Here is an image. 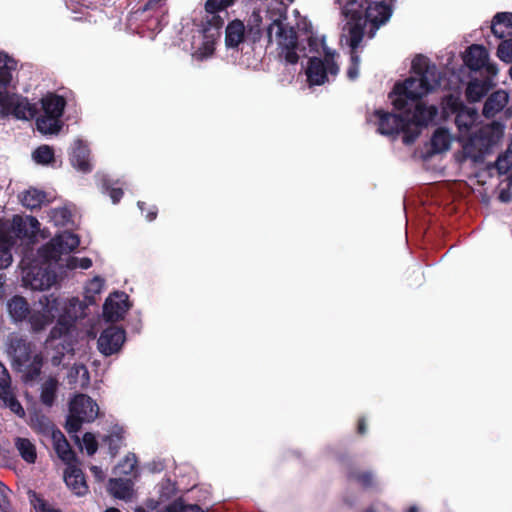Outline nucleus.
Listing matches in <instances>:
<instances>
[{
    "instance_id": "obj_1",
    "label": "nucleus",
    "mask_w": 512,
    "mask_h": 512,
    "mask_svg": "<svg viewBox=\"0 0 512 512\" xmlns=\"http://www.w3.org/2000/svg\"><path fill=\"white\" fill-rule=\"evenodd\" d=\"M412 72L416 77H409L394 85L389 98L393 107L401 114L376 109L377 132L381 135L394 136L403 133V143L413 144L421 134V130L434 121L438 114L436 106H426L421 99L440 86V73L428 57L418 54L412 60Z\"/></svg>"
},
{
    "instance_id": "obj_2",
    "label": "nucleus",
    "mask_w": 512,
    "mask_h": 512,
    "mask_svg": "<svg viewBox=\"0 0 512 512\" xmlns=\"http://www.w3.org/2000/svg\"><path fill=\"white\" fill-rule=\"evenodd\" d=\"M445 110L455 114V124L462 137L466 138L463 152L466 158L473 162L480 161V128L477 126L478 112L475 108L467 107L463 101L454 95H449L444 101Z\"/></svg>"
},
{
    "instance_id": "obj_3",
    "label": "nucleus",
    "mask_w": 512,
    "mask_h": 512,
    "mask_svg": "<svg viewBox=\"0 0 512 512\" xmlns=\"http://www.w3.org/2000/svg\"><path fill=\"white\" fill-rule=\"evenodd\" d=\"M346 7L354 17H364L365 21L370 22L373 30L385 24L392 15L390 6L383 0H347Z\"/></svg>"
},
{
    "instance_id": "obj_4",
    "label": "nucleus",
    "mask_w": 512,
    "mask_h": 512,
    "mask_svg": "<svg viewBox=\"0 0 512 512\" xmlns=\"http://www.w3.org/2000/svg\"><path fill=\"white\" fill-rule=\"evenodd\" d=\"M339 66L334 59V52L325 50L324 58L311 57L306 69L307 81L310 86H320L328 81V74L336 76Z\"/></svg>"
},
{
    "instance_id": "obj_5",
    "label": "nucleus",
    "mask_w": 512,
    "mask_h": 512,
    "mask_svg": "<svg viewBox=\"0 0 512 512\" xmlns=\"http://www.w3.org/2000/svg\"><path fill=\"white\" fill-rule=\"evenodd\" d=\"M0 112L4 115H13L17 119H33L38 114V108L31 104L27 98L7 91H0Z\"/></svg>"
},
{
    "instance_id": "obj_6",
    "label": "nucleus",
    "mask_w": 512,
    "mask_h": 512,
    "mask_svg": "<svg viewBox=\"0 0 512 512\" xmlns=\"http://www.w3.org/2000/svg\"><path fill=\"white\" fill-rule=\"evenodd\" d=\"M80 244L78 235L64 231L54 236L39 249V254L47 261H57L62 254L74 251Z\"/></svg>"
},
{
    "instance_id": "obj_7",
    "label": "nucleus",
    "mask_w": 512,
    "mask_h": 512,
    "mask_svg": "<svg viewBox=\"0 0 512 512\" xmlns=\"http://www.w3.org/2000/svg\"><path fill=\"white\" fill-rule=\"evenodd\" d=\"M39 303L42 311L30 312L29 323L34 332H40L50 325L61 311V301L53 294L44 295L40 298Z\"/></svg>"
},
{
    "instance_id": "obj_8",
    "label": "nucleus",
    "mask_w": 512,
    "mask_h": 512,
    "mask_svg": "<svg viewBox=\"0 0 512 512\" xmlns=\"http://www.w3.org/2000/svg\"><path fill=\"white\" fill-rule=\"evenodd\" d=\"M82 312V303L77 298H72L64 307L61 306V311L56 316L57 323L49 333V340L59 339L68 334Z\"/></svg>"
},
{
    "instance_id": "obj_9",
    "label": "nucleus",
    "mask_w": 512,
    "mask_h": 512,
    "mask_svg": "<svg viewBox=\"0 0 512 512\" xmlns=\"http://www.w3.org/2000/svg\"><path fill=\"white\" fill-rule=\"evenodd\" d=\"M287 19L286 14H279V16L272 20L266 28V37L268 45L273 42V30L276 28V40L280 49L290 46L298 45V35L296 30L284 23Z\"/></svg>"
},
{
    "instance_id": "obj_10",
    "label": "nucleus",
    "mask_w": 512,
    "mask_h": 512,
    "mask_svg": "<svg viewBox=\"0 0 512 512\" xmlns=\"http://www.w3.org/2000/svg\"><path fill=\"white\" fill-rule=\"evenodd\" d=\"M339 461L345 467V476L349 482L358 484L363 490H374L377 488L378 482L373 471L359 468L346 455L340 456Z\"/></svg>"
},
{
    "instance_id": "obj_11",
    "label": "nucleus",
    "mask_w": 512,
    "mask_h": 512,
    "mask_svg": "<svg viewBox=\"0 0 512 512\" xmlns=\"http://www.w3.org/2000/svg\"><path fill=\"white\" fill-rule=\"evenodd\" d=\"M125 339L126 333L124 329L117 326L107 327L98 338V349L103 355L111 356L121 349Z\"/></svg>"
},
{
    "instance_id": "obj_12",
    "label": "nucleus",
    "mask_w": 512,
    "mask_h": 512,
    "mask_svg": "<svg viewBox=\"0 0 512 512\" xmlns=\"http://www.w3.org/2000/svg\"><path fill=\"white\" fill-rule=\"evenodd\" d=\"M130 306L129 297L125 292H114L103 305V315L107 321L118 322L124 318Z\"/></svg>"
},
{
    "instance_id": "obj_13",
    "label": "nucleus",
    "mask_w": 512,
    "mask_h": 512,
    "mask_svg": "<svg viewBox=\"0 0 512 512\" xmlns=\"http://www.w3.org/2000/svg\"><path fill=\"white\" fill-rule=\"evenodd\" d=\"M56 274L52 270L43 267H34L27 272L24 280L33 290L49 289L56 282Z\"/></svg>"
},
{
    "instance_id": "obj_14",
    "label": "nucleus",
    "mask_w": 512,
    "mask_h": 512,
    "mask_svg": "<svg viewBox=\"0 0 512 512\" xmlns=\"http://www.w3.org/2000/svg\"><path fill=\"white\" fill-rule=\"evenodd\" d=\"M71 165L82 173H89L92 171V164L90 162V149L88 145L81 139L74 142L71 152L69 154Z\"/></svg>"
},
{
    "instance_id": "obj_15",
    "label": "nucleus",
    "mask_w": 512,
    "mask_h": 512,
    "mask_svg": "<svg viewBox=\"0 0 512 512\" xmlns=\"http://www.w3.org/2000/svg\"><path fill=\"white\" fill-rule=\"evenodd\" d=\"M70 410L83 416L86 422L94 421L99 413L97 403L86 394L76 395L70 402Z\"/></svg>"
},
{
    "instance_id": "obj_16",
    "label": "nucleus",
    "mask_w": 512,
    "mask_h": 512,
    "mask_svg": "<svg viewBox=\"0 0 512 512\" xmlns=\"http://www.w3.org/2000/svg\"><path fill=\"white\" fill-rule=\"evenodd\" d=\"M11 228L18 238L32 240L40 230V223L34 216L15 215L12 219Z\"/></svg>"
},
{
    "instance_id": "obj_17",
    "label": "nucleus",
    "mask_w": 512,
    "mask_h": 512,
    "mask_svg": "<svg viewBox=\"0 0 512 512\" xmlns=\"http://www.w3.org/2000/svg\"><path fill=\"white\" fill-rule=\"evenodd\" d=\"M505 125L500 121L482 124V155L498 146L504 136Z\"/></svg>"
},
{
    "instance_id": "obj_18",
    "label": "nucleus",
    "mask_w": 512,
    "mask_h": 512,
    "mask_svg": "<svg viewBox=\"0 0 512 512\" xmlns=\"http://www.w3.org/2000/svg\"><path fill=\"white\" fill-rule=\"evenodd\" d=\"M64 481L68 488L77 496H84L89 491L85 475L76 463L67 466L64 471Z\"/></svg>"
},
{
    "instance_id": "obj_19",
    "label": "nucleus",
    "mask_w": 512,
    "mask_h": 512,
    "mask_svg": "<svg viewBox=\"0 0 512 512\" xmlns=\"http://www.w3.org/2000/svg\"><path fill=\"white\" fill-rule=\"evenodd\" d=\"M9 352L13 358V361L17 365L23 366L33 357V345L26 339L15 337L10 341Z\"/></svg>"
},
{
    "instance_id": "obj_20",
    "label": "nucleus",
    "mask_w": 512,
    "mask_h": 512,
    "mask_svg": "<svg viewBox=\"0 0 512 512\" xmlns=\"http://www.w3.org/2000/svg\"><path fill=\"white\" fill-rule=\"evenodd\" d=\"M509 101V94L503 89H498L492 92L486 98L482 106V116L486 118L494 117L497 113L501 112Z\"/></svg>"
},
{
    "instance_id": "obj_21",
    "label": "nucleus",
    "mask_w": 512,
    "mask_h": 512,
    "mask_svg": "<svg viewBox=\"0 0 512 512\" xmlns=\"http://www.w3.org/2000/svg\"><path fill=\"white\" fill-rule=\"evenodd\" d=\"M491 31L501 41L512 38V13H497L491 22Z\"/></svg>"
},
{
    "instance_id": "obj_22",
    "label": "nucleus",
    "mask_w": 512,
    "mask_h": 512,
    "mask_svg": "<svg viewBox=\"0 0 512 512\" xmlns=\"http://www.w3.org/2000/svg\"><path fill=\"white\" fill-rule=\"evenodd\" d=\"M166 0H147L145 4L139 7L134 14L144 16L145 13H150L149 17L154 18V29L160 28L161 20L167 13L165 8Z\"/></svg>"
},
{
    "instance_id": "obj_23",
    "label": "nucleus",
    "mask_w": 512,
    "mask_h": 512,
    "mask_svg": "<svg viewBox=\"0 0 512 512\" xmlns=\"http://www.w3.org/2000/svg\"><path fill=\"white\" fill-rule=\"evenodd\" d=\"M485 72L488 76L482 77V99L487 96L488 92L495 86L493 77L497 75V65L491 62L489 51L482 45V73Z\"/></svg>"
},
{
    "instance_id": "obj_24",
    "label": "nucleus",
    "mask_w": 512,
    "mask_h": 512,
    "mask_svg": "<svg viewBox=\"0 0 512 512\" xmlns=\"http://www.w3.org/2000/svg\"><path fill=\"white\" fill-rule=\"evenodd\" d=\"M42 109L45 115L59 119L62 117L66 100L63 96L55 93H48L41 99Z\"/></svg>"
},
{
    "instance_id": "obj_25",
    "label": "nucleus",
    "mask_w": 512,
    "mask_h": 512,
    "mask_svg": "<svg viewBox=\"0 0 512 512\" xmlns=\"http://www.w3.org/2000/svg\"><path fill=\"white\" fill-rule=\"evenodd\" d=\"M54 449L58 457L67 464V466L75 464L77 457L75 452L72 450L69 442L65 438L64 434L60 431L53 433Z\"/></svg>"
},
{
    "instance_id": "obj_26",
    "label": "nucleus",
    "mask_w": 512,
    "mask_h": 512,
    "mask_svg": "<svg viewBox=\"0 0 512 512\" xmlns=\"http://www.w3.org/2000/svg\"><path fill=\"white\" fill-rule=\"evenodd\" d=\"M245 40V25L241 20L231 21L225 30V45L227 48H238Z\"/></svg>"
},
{
    "instance_id": "obj_27",
    "label": "nucleus",
    "mask_w": 512,
    "mask_h": 512,
    "mask_svg": "<svg viewBox=\"0 0 512 512\" xmlns=\"http://www.w3.org/2000/svg\"><path fill=\"white\" fill-rule=\"evenodd\" d=\"M10 316L14 321H23L30 314V306L27 300L20 295L13 296L7 304Z\"/></svg>"
},
{
    "instance_id": "obj_28",
    "label": "nucleus",
    "mask_w": 512,
    "mask_h": 512,
    "mask_svg": "<svg viewBox=\"0 0 512 512\" xmlns=\"http://www.w3.org/2000/svg\"><path fill=\"white\" fill-rule=\"evenodd\" d=\"M133 482L126 478H112L109 480L108 491L117 499H128L131 496Z\"/></svg>"
},
{
    "instance_id": "obj_29",
    "label": "nucleus",
    "mask_w": 512,
    "mask_h": 512,
    "mask_svg": "<svg viewBox=\"0 0 512 512\" xmlns=\"http://www.w3.org/2000/svg\"><path fill=\"white\" fill-rule=\"evenodd\" d=\"M43 364L44 359L41 353L33 355L31 360L23 365V381L29 383L38 380L42 372Z\"/></svg>"
},
{
    "instance_id": "obj_30",
    "label": "nucleus",
    "mask_w": 512,
    "mask_h": 512,
    "mask_svg": "<svg viewBox=\"0 0 512 512\" xmlns=\"http://www.w3.org/2000/svg\"><path fill=\"white\" fill-rule=\"evenodd\" d=\"M16 61L7 54L0 52V89L6 91L12 80V71L16 69Z\"/></svg>"
},
{
    "instance_id": "obj_31",
    "label": "nucleus",
    "mask_w": 512,
    "mask_h": 512,
    "mask_svg": "<svg viewBox=\"0 0 512 512\" xmlns=\"http://www.w3.org/2000/svg\"><path fill=\"white\" fill-rule=\"evenodd\" d=\"M262 17L260 12L253 11L249 21L247 28L245 27V40L250 41L252 44H255L260 41L262 37Z\"/></svg>"
},
{
    "instance_id": "obj_32",
    "label": "nucleus",
    "mask_w": 512,
    "mask_h": 512,
    "mask_svg": "<svg viewBox=\"0 0 512 512\" xmlns=\"http://www.w3.org/2000/svg\"><path fill=\"white\" fill-rule=\"evenodd\" d=\"M59 382L55 377H49L41 386L40 401L47 407H52L56 401Z\"/></svg>"
},
{
    "instance_id": "obj_33",
    "label": "nucleus",
    "mask_w": 512,
    "mask_h": 512,
    "mask_svg": "<svg viewBox=\"0 0 512 512\" xmlns=\"http://www.w3.org/2000/svg\"><path fill=\"white\" fill-rule=\"evenodd\" d=\"M15 447L24 461L29 464L35 463L37 458L36 447L29 439L17 437Z\"/></svg>"
},
{
    "instance_id": "obj_34",
    "label": "nucleus",
    "mask_w": 512,
    "mask_h": 512,
    "mask_svg": "<svg viewBox=\"0 0 512 512\" xmlns=\"http://www.w3.org/2000/svg\"><path fill=\"white\" fill-rule=\"evenodd\" d=\"M451 138L447 129L438 128L431 137V150L433 153H441L450 148Z\"/></svg>"
},
{
    "instance_id": "obj_35",
    "label": "nucleus",
    "mask_w": 512,
    "mask_h": 512,
    "mask_svg": "<svg viewBox=\"0 0 512 512\" xmlns=\"http://www.w3.org/2000/svg\"><path fill=\"white\" fill-rule=\"evenodd\" d=\"M209 15L203 27L204 38L216 39L220 36V29L224 25V19L218 13Z\"/></svg>"
},
{
    "instance_id": "obj_36",
    "label": "nucleus",
    "mask_w": 512,
    "mask_h": 512,
    "mask_svg": "<svg viewBox=\"0 0 512 512\" xmlns=\"http://www.w3.org/2000/svg\"><path fill=\"white\" fill-rule=\"evenodd\" d=\"M137 458L135 454H128L121 463L115 468V474L119 476H128V479L136 478L137 476Z\"/></svg>"
},
{
    "instance_id": "obj_37",
    "label": "nucleus",
    "mask_w": 512,
    "mask_h": 512,
    "mask_svg": "<svg viewBox=\"0 0 512 512\" xmlns=\"http://www.w3.org/2000/svg\"><path fill=\"white\" fill-rule=\"evenodd\" d=\"M103 442L108 446L109 453L115 457L124 442V431L120 427H116L113 431L103 438Z\"/></svg>"
},
{
    "instance_id": "obj_38",
    "label": "nucleus",
    "mask_w": 512,
    "mask_h": 512,
    "mask_svg": "<svg viewBox=\"0 0 512 512\" xmlns=\"http://www.w3.org/2000/svg\"><path fill=\"white\" fill-rule=\"evenodd\" d=\"M0 399L3 401L4 406L9 408L18 417L23 418L25 416V410L12 392L11 387L0 390Z\"/></svg>"
},
{
    "instance_id": "obj_39",
    "label": "nucleus",
    "mask_w": 512,
    "mask_h": 512,
    "mask_svg": "<svg viewBox=\"0 0 512 512\" xmlns=\"http://www.w3.org/2000/svg\"><path fill=\"white\" fill-rule=\"evenodd\" d=\"M36 126L38 131L43 134H54L60 131L62 122L44 114L36 119Z\"/></svg>"
},
{
    "instance_id": "obj_40",
    "label": "nucleus",
    "mask_w": 512,
    "mask_h": 512,
    "mask_svg": "<svg viewBox=\"0 0 512 512\" xmlns=\"http://www.w3.org/2000/svg\"><path fill=\"white\" fill-rule=\"evenodd\" d=\"M45 198L46 193L44 191L30 188L23 193L21 202L25 207L29 209H35L41 206V204L45 201Z\"/></svg>"
},
{
    "instance_id": "obj_41",
    "label": "nucleus",
    "mask_w": 512,
    "mask_h": 512,
    "mask_svg": "<svg viewBox=\"0 0 512 512\" xmlns=\"http://www.w3.org/2000/svg\"><path fill=\"white\" fill-rule=\"evenodd\" d=\"M464 64L472 71H480V44H472L463 54Z\"/></svg>"
},
{
    "instance_id": "obj_42",
    "label": "nucleus",
    "mask_w": 512,
    "mask_h": 512,
    "mask_svg": "<svg viewBox=\"0 0 512 512\" xmlns=\"http://www.w3.org/2000/svg\"><path fill=\"white\" fill-rule=\"evenodd\" d=\"M12 246L11 238L0 233V269L7 268L12 263Z\"/></svg>"
},
{
    "instance_id": "obj_43",
    "label": "nucleus",
    "mask_w": 512,
    "mask_h": 512,
    "mask_svg": "<svg viewBox=\"0 0 512 512\" xmlns=\"http://www.w3.org/2000/svg\"><path fill=\"white\" fill-rule=\"evenodd\" d=\"M348 25L349 45L351 50H356L364 37V23L355 22Z\"/></svg>"
},
{
    "instance_id": "obj_44",
    "label": "nucleus",
    "mask_w": 512,
    "mask_h": 512,
    "mask_svg": "<svg viewBox=\"0 0 512 512\" xmlns=\"http://www.w3.org/2000/svg\"><path fill=\"white\" fill-rule=\"evenodd\" d=\"M28 497L36 512H61V510L52 507L35 491L29 490Z\"/></svg>"
},
{
    "instance_id": "obj_45",
    "label": "nucleus",
    "mask_w": 512,
    "mask_h": 512,
    "mask_svg": "<svg viewBox=\"0 0 512 512\" xmlns=\"http://www.w3.org/2000/svg\"><path fill=\"white\" fill-rule=\"evenodd\" d=\"M36 163L47 165L54 161V150L48 145L39 146L32 154Z\"/></svg>"
},
{
    "instance_id": "obj_46",
    "label": "nucleus",
    "mask_w": 512,
    "mask_h": 512,
    "mask_svg": "<svg viewBox=\"0 0 512 512\" xmlns=\"http://www.w3.org/2000/svg\"><path fill=\"white\" fill-rule=\"evenodd\" d=\"M499 174H506L512 168V150L508 149L504 153H501L494 164Z\"/></svg>"
},
{
    "instance_id": "obj_47",
    "label": "nucleus",
    "mask_w": 512,
    "mask_h": 512,
    "mask_svg": "<svg viewBox=\"0 0 512 512\" xmlns=\"http://www.w3.org/2000/svg\"><path fill=\"white\" fill-rule=\"evenodd\" d=\"M235 0H207L205 11L207 14L219 13L225 11L228 7L234 5Z\"/></svg>"
},
{
    "instance_id": "obj_48",
    "label": "nucleus",
    "mask_w": 512,
    "mask_h": 512,
    "mask_svg": "<svg viewBox=\"0 0 512 512\" xmlns=\"http://www.w3.org/2000/svg\"><path fill=\"white\" fill-rule=\"evenodd\" d=\"M497 56L504 62H512V38L502 40L497 48Z\"/></svg>"
},
{
    "instance_id": "obj_49",
    "label": "nucleus",
    "mask_w": 512,
    "mask_h": 512,
    "mask_svg": "<svg viewBox=\"0 0 512 512\" xmlns=\"http://www.w3.org/2000/svg\"><path fill=\"white\" fill-rule=\"evenodd\" d=\"M102 188H103L104 192L109 194V196L114 204H117L124 195L122 188L113 187L111 184V181L109 179H107L106 177H104L102 179Z\"/></svg>"
},
{
    "instance_id": "obj_50",
    "label": "nucleus",
    "mask_w": 512,
    "mask_h": 512,
    "mask_svg": "<svg viewBox=\"0 0 512 512\" xmlns=\"http://www.w3.org/2000/svg\"><path fill=\"white\" fill-rule=\"evenodd\" d=\"M86 422L83 416L74 413L70 410V414L67 417L65 428L69 433H77L80 431L82 424Z\"/></svg>"
},
{
    "instance_id": "obj_51",
    "label": "nucleus",
    "mask_w": 512,
    "mask_h": 512,
    "mask_svg": "<svg viewBox=\"0 0 512 512\" xmlns=\"http://www.w3.org/2000/svg\"><path fill=\"white\" fill-rule=\"evenodd\" d=\"M165 512H204L197 504H183L181 502H173L166 507Z\"/></svg>"
},
{
    "instance_id": "obj_52",
    "label": "nucleus",
    "mask_w": 512,
    "mask_h": 512,
    "mask_svg": "<svg viewBox=\"0 0 512 512\" xmlns=\"http://www.w3.org/2000/svg\"><path fill=\"white\" fill-rule=\"evenodd\" d=\"M498 199L503 203H508L512 200V176H508L506 180L501 183Z\"/></svg>"
},
{
    "instance_id": "obj_53",
    "label": "nucleus",
    "mask_w": 512,
    "mask_h": 512,
    "mask_svg": "<svg viewBox=\"0 0 512 512\" xmlns=\"http://www.w3.org/2000/svg\"><path fill=\"white\" fill-rule=\"evenodd\" d=\"M466 98L469 102L480 101V79H473L466 88Z\"/></svg>"
},
{
    "instance_id": "obj_54",
    "label": "nucleus",
    "mask_w": 512,
    "mask_h": 512,
    "mask_svg": "<svg viewBox=\"0 0 512 512\" xmlns=\"http://www.w3.org/2000/svg\"><path fill=\"white\" fill-rule=\"evenodd\" d=\"M298 45L290 46L287 48H282L280 55H282L285 61L289 64H296L299 60V56L297 54Z\"/></svg>"
},
{
    "instance_id": "obj_55",
    "label": "nucleus",
    "mask_w": 512,
    "mask_h": 512,
    "mask_svg": "<svg viewBox=\"0 0 512 512\" xmlns=\"http://www.w3.org/2000/svg\"><path fill=\"white\" fill-rule=\"evenodd\" d=\"M308 46L310 48L311 52L319 53L320 49L322 48L323 51L330 50L325 45V39L324 38H318L317 36L311 35L308 38Z\"/></svg>"
},
{
    "instance_id": "obj_56",
    "label": "nucleus",
    "mask_w": 512,
    "mask_h": 512,
    "mask_svg": "<svg viewBox=\"0 0 512 512\" xmlns=\"http://www.w3.org/2000/svg\"><path fill=\"white\" fill-rule=\"evenodd\" d=\"M83 442H84L87 454L90 456L94 455L98 449V443H97V440L95 439L94 435L89 432L85 433L83 436Z\"/></svg>"
},
{
    "instance_id": "obj_57",
    "label": "nucleus",
    "mask_w": 512,
    "mask_h": 512,
    "mask_svg": "<svg viewBox=\"0 0 512 512\" xmlns=\"http://www.w3.org/2000/svg\"><path fill=\"white\" fill-rule=\"evenodd\" d=\"M8 491L7 486L0 481V512H11Z\"/></svg>"
},
{
    "instance_id": "obj_58",
    "label": "nucleus",
    "mask_w": 512,
    "mask_h": 512,
    "mask_svg": "<svg viewBox=\"0 0 512 512\" xmlns=\"http://www.w3.org/2000/svg\"><path fill=\"white\" fill-rule=\"evenodd\" d=\"M138 207L148 221L156 219L158 213L156 206L148 207L146 202L138 201Z\"/></svg>"
},
{
    "instance_id": "obj_59",
    "label": "nucleus",
    "mask_w": 512,
    "mask_h": 512,
    "mask_svg": "<svg viewBox=\"0 0 512 512\" xmlns=\"http://www.w3.org/2000/svg\"><path fill=\"white\" fill-rule=\"evenodd\" d=\"M11 387V378L7 368L0 362V390Z\"/></svg>"
},
{
    "instance_id": "obj_60",
    "label": "nucleus",
    "mask_w": 512,
    "mask_h": 512,
    "mask_svg": "<svg viewBox=\"0 0 512 512\" xmlns=\"http://www.w3.org/2000/svg\"><path fill=\"white\" fill-rule=\"evenodd\" d=\"M206 41L203 44V52H201V58L208 57L214 52V40L212 38H205Z\"/></svg>"
},
{
    "instance_id": "obj_61",
    "label": "nucleus",
    "mask_w": 512,
    "mask_h": 512,
    "mask_svg": "<svg viewBox=\"0 0 512 512\" xmlns=\"http://www.w3.org/2000/svg\"><path fill=\"white\" fill-rule=\"evenodd\" d=\"M367 432V421L364 416L360 417L357 421L356 433L360 436L365 435Z\"/></svg>"
},
{
    "instance_id": "obj_62",
    "label": "nucleus",
    "mask_w": 512,
    "mask_h": 512,
    "mask_svg": "<svg viewBox=\"0 0 512 512\" xmlns=\"http://www.w3.org/2000/svg\"><path fill=\"white\" fill-rule=\"evenodd\" d=\"M71 214L66 208L57 209L54 212L55 218H60L62 222H67L70 218Z\"/></svg>"
},
{
    "instance_id": "obj_63",
    "label": "nucleus",
    "mask_w": 512,
    "mask_h": 512,
    "mask_svg": "<svg viewBox=\"0 0 512 512\" xmlns=\"http://www.w3.org/2000/svg\"><path fill=\"white\" fill-rule=\"evenodd\" d=\"M90 471L96 481L102 482L105 478L103 470L98 466H91Z\"/></svg>"
},
{
    "instance_id": "obj_64",
    "label": "nucleus",
    "mask_w": 512,
    "mask_h": 512,
    "mask_svg": "<svg viewBox=\"0 0 512 512\" xmlns=\"http://www.w3.org/2000/svg\"><path fill=\"white\" fill-rule=\"evenodd\" d=\"M359 72V66H356V64H350L347 69V77L350 80H355L358 77Z\"/></svg>"
}]
</instances>
